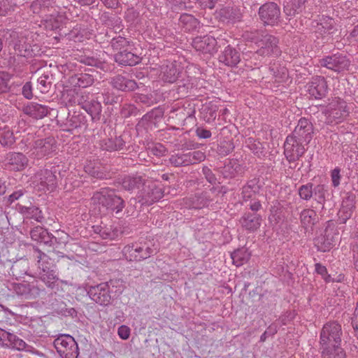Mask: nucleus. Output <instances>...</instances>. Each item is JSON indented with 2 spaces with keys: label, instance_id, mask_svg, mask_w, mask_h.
Instances as JSON below:
<instances>
[{
  "label": "nucleus",
  "instance_id": "f257e3e1",
  "mask_svg": "<svg viewBox=\"0 0 358 358\" xmlns=\"http://www.w3.org/2000/svg\"><path fill=\"white\" fill-rule=\"evenodd\" d=\"M245 38L255 41L259 48L253 54L257 58L261 57L262 59L269 57H278L280 55L281 50L278 47V39L270 34H263L259 31L247 34Z\"/></svg>",
  "mask_w": 358,
  "mask_h": 358
},
{
  "label": "nucleus",
  "instance_id": "f03ea898",
  "mask_svg": "<svg viewBox=\"0 0 358 358\" xmlns=\"http://www.w3.org/2000/svg\"><path fill=\"white\" fill-rule=\"evenodd\" d=\"M342 329L340 324L336 322H327L323 326L320 333V349L341 344Z\"/></svg>",
  "mask_w": 358,
  "mask_h": 358
},
{
  "label": "nucleus",
  "instance_id": "7ed1b4c3",
  "mask_svg": "<svg viewBox=\"0 0 358 358\" xmlns=\"http://www.w3.org/2000/svg\"><path fill=\"white\" fill-rule=\"evenodd\" d=\"M12 40L8 43L9 48L14 50V54L17 55L29 57H31L34 54V51L31 48V39L27 37L26 35L12 31H8Z\"/></svg>",
  "mask_w": 358,
  "mask_h": 358
},
{
  "label": "nucleus",
  "instance_id": "20e7f679",
  "mask_svg": "<svg viewBox=\"0 0 358 358\" xmlns=\"http://www.w3.org/2000/svg\"><path fill=\"white\" fill-rule=\"evenodd\" d=\"M54 345L62 358H78V347L74 338L69 334H62L54 341Z\"/></svg>",
  "mask_w": 358,
  "mask_h": 358
},
{
  "label": "nucleus",
  "instance_id": "39448f33",
  "mask_svg": "<svg viewBox=\"0 0 358 358\" xmlns=\"http://www.w3.org/2000/svg\"><path fill=\"white\" fill-rule=\"evenodd\" d=\"M258 14L264 24L270 26L277 25L281 16L280 8L274 2H268L261 6Z\"/></svg>",
  "mask_w": 358,
  "mask_h": 358
},
{
  "label": "nucleus",
  "instance_id": "423d86ee",
  "mask_svg": "<svg viewBox=\"0 0 358 358\" xmlns=\"http://www.w3.org/2000/svg\"><path fill=\"white\" fill-rule=\"evenodd\" d=\"M319 63L321 66L326 67L336 72L348 70L350 64L348 57L341 53L327 56L320 59Z\"/></svg>",
  "mask_w": 358,
  "mask_h": 358
},
{
  "label": "nucleus",
  "instance_id": "0eeeda50",
  "mask_svg": "<svg viewBox=\"0 0 358 358\" xmlns=\"http://www.w3.org/2000/svg\"><path fill=\"white\" fill-rule=\"evenodd\" d=\"M92 199L94 201H97L99 204L115 213H118L124 208L122 199L120 196L113 194V193L97 192L94 195Z\"/></svg>",
  "mask_w": 358,
  "mask_h": 358
},
{
  "label": "nucleus",
  "instance_id": "6e6552de",
  "mask_svg": "<svg viewBox=\"0 0 358 358\" xmlns=\"http://www.w3.org/2000/svg\"><path fill=\"white\" fill-rule=\"evenodd\" d=\"M284 154L289 162L298 160L306 152V148L296 136H287L284 144Z\"/></svg>",
  "mask_w": 358,
  "mask_h": 358
},
{
  "label": "nucleus",
  "instance_id": "1a4fd4ad",
  "mask_svg": "<svg viewBox=\"0 0 358 358\" xmlns=\"http://www.w3.org/2000/svg\"><path fill=\"white\" fill-rule=\"evenodd\" d=\"M306 92L310 97L315 99H321L326 96L328 92V85L324 77L316 76L306 85Z\"/></svg>",
  "mask_w": 358,
  "mask_h": 358
},
{
  "label": "nucleus",
  "instance_id": "9d476101",
  "mask_svg": "<svg viewBox=\"0 0 358 358\" xmlns=\"http://www.w3.org/2000/svg\"><path fill=\"white\" fill-rule=\"evenodd\" d=\"M184 73L185 71H183L180 65L177 63H169L161 66L159 78L165 83H173L178 78L182 77V74Z\"/></svg>",
  "mask_w": 358,
  "mask_h": 358
},
{
  "label": "nucleus",
  "instance_id": "9b49d317",
  "mask_svg": "<svg viewBox=\"0 0 358 358\" xmlns=\"http://www.w3.org/2000/svg\"><path fill=\"white\" fill-rule=\"evenodd\" d=\"M87 294L92 300L101 306L108 305L111 299L108 285L106 283L91 287Z\"/></svg>",
  "mask_w": 358,
  "mask_h": 358
},
{
  "label": "nucleus",
  "instance_id": "f8f14e48",
  "mask_svg": "<svg viewBox=\"0 0 358 358\" xmlns=\"http://www.w3.org/2000/svg\"><path fill=\"white\" fill-rule=\"evenodd\" d=\"M124 252L129 261H141L148 258L153 253V250L148 246H127L124 248Z\"/></svg>",
  "mask_w": 358,
  "mask_h": 358
},
{
  "label": "nucleus",
  "instance_id": "ddd939ff",
  "mask_svg": "<svg viewBox=\"0 0 358 358\" xmlns=\"http://www.w3.org/2000/svg\"><path fill=\"white\" fill-rule=\"evenodd\" d=\"M0 345L18 350H22L26 347L23 340L2 329H0Z\"/></svg>",
  "mask_w": 358,
  "mask_h": 358
},
{
  "label": "nucleus",
  "instance_id": "4468645a",
  "mask_svg": "<svg viewBox=\"0 0 358 358\" xmlns=\"http://www.w3.org/2000/svg\"><path fill=\"white\" fill-rule=\"evenodd\" d=\"M217 41L212 36L196 37L192 41V45L197 51L203 53H213L215 51Z\"/></svg>",
  "mask_w": 358,
  "mask_h": 358
},
{
  "label": "nucleus",
  "instance_id": "2eb2a0df",
  "mask_svg": "<svg viewBox=\"0 0 358 358\" xmlns=\"http://www.w3.org/2000/svg\"><path fill=\"white\" fill-rule=\"evenodd\" d=\"M110 84L115 89L123 92L133 91L137 87L136 83L134 80L122 75H117L112 78Z\"/></svg>",
  "mask_w": 358,
  "mask_h": 358
},
{
  "label": "nucleus",
  "instance_id": "dca6fc26",
  "mask_svg": "<svg viewBox=\"0 0 358 358\" xmlns=\"http://www.w3.org/2000/svg\"><path fill=\"white\" fill-rule=\"evenodd\" d=\"M219 60L228 66H236L241 61L240 53L235 48L228 45L219 56Z\"/></svg>",
  "mask_w": 358,
  "mask_h": 358
},
{
  "label": "nucleus",
  "instance_id": "f3484780",
  "mask_svg": "<svg viewBox=\"0 0 358 358\" xmlns=\"http://www.w3.org/2000/svg\"><path fill=\"white\" fill-rule=\"evenodd\" d=\"M115 60L120 65L134 66L141 62V57L126 48L115 55Z\"/></svg>",
  "mask_w": 358,
  "mask_h": 358
},
{
  "label": "nucleus",
  "instance_id": "a211bd4d",
  "mask_svg": "<svg viewBox=\"0 0 358 358\" xmlns=\"http://www.w3.org/2000/svg\"><path fill=\"white\" fill-rule=\"evenodd\" d=\"M43 177H40V184H38V189L39 191L52 192L56 187V177L50 171L45 170L41 175Z\"/></svg>",
  "mask_w": 358,
  "mask_h": 358
},
{
  "label": "nucleus",
  "instance_id": "6ab92c4d",
  "mask_svg": "<svg viewBox=\"0 0 358 358\" xmlns=\"http://www.w3.org/2000/svg\"><path fill=\"white\" fill-rule=\"evenodd\" d=\"M41 278L48 287L52 289L60 286L62 290L68 291L66 288H64V287L73 285L71 283H69L67 281L59 280L55 271H48L43 273L41 276Z\"/></svg>",
  "mask_w": 358,
  "mask_h": 358
},
{
  "label": "nucleus",
  "instance_id": "aec40b11",
  "mask_svg": "<svg viewBox=\"0 0 358 358\" xmlns=\"http://www.w3.org/2000/svg\"><path fill=\"white\" fill-rule=\"evenodd\" d=\"M241 226L246 230L254 231L258 229L262 223V217L257 214H245L240 220Z\"/></svg>",
  "mask_w": 358,
  "mask_h": 358
},
{
  "label": "nucleus",
  "instance_id": "412c9836",
  "mask_svg": "<svg viewBox=\"0 0 358 358\" xmlns=\"http://www.w3.org/2000/svg\"><path fill=\"white\" fill-rule=\"evenodd\" d=\"M312 132L313 127L310 122L306 118H301L295 127V134L303 138L306 141L309 142L311 139Z\"/></svg>",
  "mask_w": 358,
  "mask_h": 358
},
{
  "label": "nucleus",
  "instance_id": "4be33fe9",
  "mask_svg": "<svg viewBox=\"0 0 358 358\" xmlns=\"http://www.w3.org/2000/svg\"><path fill=\"white\" fill-rule=\"evenodd\" d=\"M27 157L21 153H12L8 157L9 169L13 171H21L27 165Z\"/></svg>",
  "mask_w": 358,
  "mask_h": 358
},
{
  "label": "nucleus",
  "instance_id": "5701e85b",
  "mask_svg": "<svg viewBox=\"0 0 358 358\" xmlns=\"http://www.w3.org/2000/svg\"><path fill=\"white\" fill-rule=\"evenodd\" d=\"M307 1L308 0H286L284 12L287 16L293 17L302 12Z\"/></svg>",
  "mask_w": 358,
  "mask_h": 358
},
{
  "label": "nucleus",
  "instance_id": "b1692460",
  "mask_svg": "<svg viewBox=\"0 0 358 358\" xmlns=\"http://www.w3.org/2000/svg\"><path fill=\"white\" fill-rule=\"evenodd\" d=\"M335 237L330 236L329 234L318 236L315 240V246L321 252L329 251L335 245Z\"/></svg>",
  "mask_w": 358,
  "mask_h": 358
},
{
  "label": "nucleus",
  "instance_id": "393cba45",
  "mask_svg": "<svg viewBox=\"0 0 358 358\" xmlns=\"http://www.w3.org/2000/svg\"><path fill=\"white\" fill-rule=\"evenodd\" d=\"M322 358H346L345 350L341 344L321 348Z\"/></svg>",
  "mask_w": 358,
  "mask_h": 358
},
{
  "label": "nucleus",
  "instance_id": "a878e982",
  "mask_svg": "<svg viewBox=\"0 0 358 358\" xmlns=\"http://www.w3.org/2000/svg\"><path fill=\"white\" fill-rule=\"evenodd\" d=\"M180 24L185 31H193L199 27V22L190 14L184 13L179 19Z\"/></svg>",
  "mask_w": 358,
  "mask_h": 358
},
{
  "label": "nucleus",
  "instance_id": "bb28decb",
  "mask_svg": "<svg viewBox=\"0 0 358 358\" xmlns=\"http://www.w3.org/2000/svg\"><path fill=\"white\" fill-rule=\"evenodd\" d=\"M317 213L312 209H304L300 213L301 225L306 228H311L317 222Z\"/></svg>",
  "mask_w": 358,
  "mask_h": 358
},
{
  "label": "nucleus",
  "instance_id": "cd10ccee",
  "mask_svg": "<svg viewBox=\"0 0 358 358\" xmlns=\"http://www.w3.org/2000/svg\"><path fill=\"white\" fill-rule=\"evenodd\" d=\"M250 256V252L245 248L235 250L231 255L233 263L236 266H241L248 262Z\"/></svg>",
  "mask_w": 358,
  "mask_h": 358
},
{
  "label": "nucleus",
  "instance_id": "c85d7f7f",
  "mask_svg": "<svg viewBox=\"0 0 358 358\" xmlns=\"http://www.w3.org/2000/svg\"><path fill=\"white\" fill-rule=\"evenodd\" d=\"M93 83V77L87 73H80L71 78V83L78 87L85 88L92 85Z\"/></svg>",
  "mask_w": 358,
  "mask_h": 358
},
{
  "label": "nucleus",
  "instance_id": "c756f323",
  "mask_svg": "<svg viewBox=\"0 0 358 358\" xmlns=\"http://www.w3.org/2000/svg\"><path fill=\"white\" fill-rule=\"evenodd\" d=\"M20 212L23 213L27 217H30L36 220L38 222H41L43 215L41 211L36 207H20Z\"/></svg>",
  "mask_w": 358,
  "mask_h": 358
},
{
  "label": "nucleus",
  "instance_id": "7c9ffc66",
  "mask_svg": "<svg viewBox=\"0 0 358 358\" xmlns=\"http://www.w3.org/2000/svg\"><path fill=\"white\" fill-rule=\"evenodd\" d=\"M329 110H338L340 112H348L350 110V106L338 97H335L332 99V101L329 103Z\"/></svg>",
  "mask_w": 358,
  "mask_h": 358
},
{
  "label": "nucleus",
  "instance_id": "2f4dec72",
  "mask_svg": "<svg viewBox=\"0 0 358 358\" xmlns=\"http://www.w3.org/2000/svg\"><path fill=\"white\" fill-rule=\"evenodd\" d=\"M16 6L14 0H0V15L6 16L10 15Z\"/></svg>",
  "mask_w": 358,
  "mask_h": 358
},
{
  "label": "nucleus",
  "instance_id": "473e14b6",
  "mask_svg": "<svg viewBox=\"0 0 358 358\" xmlns=\"http://www.w3.org/2000/svg\"><path fill=\"white\" fill-rule=\"evenodd\" d=\"M47 235V230L40 226L34 227L30 231V236L31 239L37 242L43 241L45 239Z\"/></svg>",
  "mask_w": 358,
  "mask_h": 358
},
{
  "label": "nucleus",
  "instance_id": "72a5a7b5",
  "mask_svg": "<svg viewBox=\"0 0 358 358\" xmlns=\"http://www.w3.org/2000/svg\"><path fill=\"white\" fill-rule=\"evenodd\" d=\"M259 187L256 185L255 182L252 181L250 183L243 187L242 195L245 201L250 199L258 191Z\"/></svg>",
  "mask_w": 358,
  "mask_h": 358
},
{
  "label": "nucleus",
  "instance_id": "f704fd0d",
  "mask_svg": "<svg viewBox=\"0 0 358 358\" xmlns=\"http://www.w3.org/2000/svg\"><path fill=\"white\" fill-rule=\"evenodd\" d=\"M13 133L8 129L0 130V143L3 145H10L14 143Z\"/></svg>",
  "mask_w": 358,
  "mask_h": 358
},
{
  "label": "nucleus",
  "instance_id": "c9c22d12",
  "mask_svg": "<svg viewBox=\"0 0 358 358\" xmlns=\"http://www.w3.org/2000/svg\"><path fill=\"white\" fill-rule=\"evenodd\" d=\"M128 43L127 40L122 36L113 38L110 42L113 49L117 52L125 50L124 48L128 46Z\"/></svg>",
  "mask_w": 358,
  "mask_h": 358
},
{
  "label": "nucleus",
  "instance_id": "e433bc0d",
  "mask_svg": "<svg viewBox=\"0 0 358 358\" xmlns=\"http://www.w3.org/2000/svg\"><path fill=\"white\" fill-rule=\"evenodd\" d=\"M189 0H165L166 6L172 10H182L186 8Z\"/></svg>",
  "mask_w": 358,
  "mask_h": 358
},
{
  "label": "nucleus",
  "instance_id": "4c0bfd02",
  "mask_svg": "<svg viewBox=\"0 0 358 358\" xmlns=\"http://www.w3.org/2000/svg\"><path fill=\"white\" fill-rule=\"evenodd\" d=\"M170 162L176 166H187L189 164V160H187L186 153L172 155L170 158Z\"/></svg>",
  "mask_w": 358,
  "mask_h": 358
},
{
  "label": "nucleus",
  "instance_id": "58836bf2",
  "mask_svg": "<svg viewBox=\"0 0 358 358\" xmlns=\"http://www.w3.org/2000/svg\"><path fill=\"white\" fill-rule=\"evenodd\" d=\"M299 194L302 199L309 200L313 196V185L306 184L299 189Z\"/></svg>",
  "mask_w": 358,
  "mask_h": 358
},
{
  "label": "nucleus",
  "instance_id": "ea45409f",
  "mask_svg": "<svg viewBox=\"0 0 358 358\" xmlns=\"http://www.w3.org/2000/svg\"><path fill=\"white\" fill-rule=\"evenodd\" d=\"M187 160H189L190 164H196L200 162L205 159V154L201 151H193L186 153Z\"/></svg>",
  "mask_w": 358,
  "mask_h": 358
},
{
  "label": "nucleus",
  "instance_id": "a19ab883",
  "mask_svg": "<svg viewBox=\"0 0 358 358\" xmlns=\"http://www.w3.org/2000/svg\"><path fill=\"white\" fill-rule=\"evenodd\" d=\"M36 148L39 149L41 155H45L49 153L51 150V144L46 140H38L36 142Z\"/></svg>",
  "mask_w": 358,
  "mask_h": 358
},
{
  "label": "nucleus",
  "instance_id": "79ce46f5",
  "mask_svg": "<svg viewBox=\"0 0 358 358\" xmlns=\"http://www.w3.org/2000/svg\"><path fill=\"white\" fill-rule=\"evenodd\" d=\"M345 203H346V201L343 202L342 207L340 209L339 213H338L340 218L343 220V222H345L346 220L348 218H350V217L352 215V208H353V205L352 203H350L349 205L350 206L347 209H345V208H346V206L345 205Z\"/></svg>",
  "mask_w": 358,
  "mask_h": 358
},
{
  "label": "nucleus",
  "instance_id": "37998d69",
  "mask_svg": "<svg viewBox=\"0 0 358 358\" xmlns=\"http://www.w3.org/2000/svg\"><path fill=\"white\" fill-rule=\"evenodd\" d=\"M9 75L5 72H0V94L5 92L8 89Z\"/></svg>",
  "mask_w": 358,
  "mask_h": 358
},
{
  "label": "nucleus",
  "instance_id": "c03bdc74",
  "mask_svg": "<svg viewBox=\"0 0 358 358\" xmlns=\"http://www.w3.org/2000/svg\"><path fill=\"white\" fill-rule=\"evenodd\" d=\"M25 112H48V109L45 106L38 104L37 103H31L27 106Z\"/></svg>",
  "mask_w": 358,
  "mask_h": 358
},
{
  "label": "nucleus",
  "instance_id": "a18cd8bd",
  "mask_svg": "<svg viewBox=\"0 0 358 358\" xmlns=\"http://www.w3.org/2000/svg\"><path fill=\"white\" fill-rule=\"evenodd\" d=\"M150 150L152 154L156 156H163L166 152L165 147L160 143L154 145L151 148H150Z\"/></svg>",
  "mask_w": 358,
  "mask_h": 358
},
{
  "label": "nucleus",
  "instance_id": "49530a36",
  "mask_svg": "<svg viewBox=\"0 0 358 358\" xmlns=\"http://www.w3.org/2000/svg\"><path fill=\"white\" fill-rule=\"evenodd\" d=\"M117 334L122 340H127L131 334V329L126 325H121L117 329Z\"/></svg>",
  "mask_w": 358,
  "mask_h": 358
},
{
  "label": "nucleus",
  "instance_id": "de8ad7c7",
  "mask_svg": "<svg viewBox=\"0 0 358 358\" xmlns=\"http://www.w3.org/2000/svg\"><path fill=\"white\" fill-rule=\"evenodd\" d=\"M91 106H88V103H85V105L83 107V108L86 112H100L101 110V106L99 101H92Z\"/></svg>",
  "mask_w": 358,
  "mask_h": 358
},
{
  "label": "nucleus",
  "instance_id": "09e8293b",
  "mask_svg": "<svg viewBox=\"0 0 358 358\" xmlns=\"http://www.w3.org/2000/svg\"><path fill=\"white\" fill-rule=\"evenodd\" d=\"M47 78L46 76H41L37 80L38 88L42 93H45L48 91L50 83L47 82Z\"/></svg>",
  "mask_w": 358,
  "mask_h": 358
},
{
  "label": "nucleus",
  "instance_id": "8fccbe9b",
  "mask_svg": "<svg viewBox=\"0 0 358 358\" xmlns=\"http://www.w3.org/2000/svg\"><path fill=\"white\" fill-rule=\"evenodd\" d=\"M22 93L23 96L27 99H29L32 97L33 94L31 83L27 82L24 85L22 89Z\"/></svg>",
  "mask_w": 358,
  "mask_h": 358
},
{
  "label": "nucleus",
  "instance_id": "3c124183",
  "mask_svg": "<svg viewBox=\"0 0 358 358\" xmlns=\"http://www.w3.org/2000/svg\"><path fill=\"white\" fill-rule=\"evenodd\" d=\"M331 180L332 183L334 187H337L340 184L341 175H340V169H334L331 172Z\"/></svg>",
  "mask_w": 358,
  "mask_h": 358
},
{
  "label": "nucleus",
  "instance_id": "603ef678",
  "mask_svg": "<svg viewBox=\"0 0 358 358\" xmlns=\"http://www.w3.org/2000/svg\"><path fill=\"white\" fill-rule=\"evenodd\" d=\"M315 271L317 273L322 275V277L324 278V280L326 281L329 280V278H330V276L327 275V268L325 266H322L320 264H315Z\"/></svg>",
  "mask_w": 358,
  "mask_h": 358
},
{
  "label": "nucleus",
  "instance_id": "864d4df0",
  "mask_svg": "<svg viewBox=\"0 0 358 358\" xmlns=\"http://www.w3.org/2000/svg\"><path fill=\"white\" fill-rule=\"evenodd\" d=\"M326 188L324 185H317L315 188V194L319 199L323 201L325 197Z\"/></svg>",
  "mask_w": 358,
  "mask_h": 358
},
{
  "label": "nucleus",
  "instance_id": "5fc2aeb1",
  "mask_svg": "<svg viewBox=\"0 0 358 358\" xmlns=\"http://www.w3.org/2000/svg\"><path fill=\"white\" fill-rule=\"evenodd\" d=\"M276 331H277V330H276L275 327L270 326L267 329V330L261 336L260 341L262 342L265 341L268 335H269V336L273 335L276 333Z\"/></svg>",
  "mask_w": 358,
  "mask_h": 358
},
{
  "label": "nucleus",
  "instance_id": "6e6d98bb",
  "mask_svg": "<svg viewBox=\"0 0 358 358\" xmlns=\"http://www.w3.org/2000/svg\"><path fill=\"white\" fill-rule=\"evenodd\" d=\"M196 135L200 138H208L211 136L210 131L204 129L203 128H198L196 131Z\"/></svg>",
  "mask_w": 358,
  "mask_h": 358
},
{
  "label": "nucleus",
  "instance_id": "4d7b16f0",
  "mask_svg": "<svg viewBox=\"0 0 358 358\" xmlns=\"http://www.w3.org/2000/svg\"><path fill=\"white\" fill-rule=\"evenodd\" d=\"M134 180H131V178L125 179L123 181V187L128 190H131L134 189Z\"/></svg>",
  "mask_w": 358,
  "mask_h": 358
},
{
  "label": "nucleus",
  "instance_id": "13d9d810",
  "mask_svg": "<svg viewBox=\"0 0 358 358\" xmlns=\"http://www.w3.org/2000/svg\"><path fill=\"white\" fill-rule=\"evenodd\" d=\"M22 195H23V192L22 190L15 192L11 195H10L8 200H9L10 203H13L15 200H17Z\"/></svg>",
  "mask_w": 358,
  "mask_h": 358
},
{
  "label": "nucleus",
  "instance_id": "bf43d9fd",
  "mask_svg": "<svg viewBox=\"0 0 358 358\" xmlns=\"http://www.w3.org/2000/svg\"><path fill=\"white\" fill-rule=\"evenodd\" d=\"M196 82L195 78H191L187 83H183V87H185L187 90H192L194 87V83Z\"/></svg>",
  "mask_w": 358,
  "mask_h": 358
},
{
  "label": "nucleus",
  "instance_id": "052dcab7",
  "mask_svg": "<svg viewBox=\"0 0 358 358\" xmlns=\"http://www.w3.org/2000/svg\"><path fill=\"white\" fill-rule=\"evenodd\" d=\"M103 102L106 106L112 105L113 102L117 103V101L114 100L113 97H110L109 95H105L103 97Z\"/></svg>",
  "mask_w": 358,
  "mask_h": 358
},
{
  "label": "nucleus",
  "instance_id": "680f3d73",
  "mask_svg": "<svg viewBox=\"0 0 358 358\" xmlns=\"http://www.w3.org/2000/svg\"><path fill=\"white\" fill-rule=\"evenodd\" d=\"M107 8H113L117 4V0H101Z\"/></svg>",
  "mask_w": 358,
  "mask_h": 358
},
{
  "label": "nucleus",
  "instance_id": "e2e57ef3",
  "mask_svg": "<svg viewBox=\"0 0 358 358\" xmlns=\"http://www.w3.org/2000/svg\"><path fill=\"white\" fill-rule=\"evenodd\" d=\"M81 6H90L93 4L95 0H74Z\"/></svg>",
  "mask_w": 358,
  "mask_h": 358
},
{
  "label": "nucleus",
  "instance_id": "0e129e2a",
  "mask_svg": "<svg viewBox=\"0 0 358 358\" xmlns=\"http://www.w3.org/2000/svg\"><path fill=\"white\" fill-rule=\"evenodd\" d=\"M261 203L259 201H256L251 204L250 209L253 211H257L261 208Z\"/></svg>",
  "mask_w": 358,
  "mask_h": 358
},
{
  "label": "nucleus",
  "instance_id": "69168bd1",
  "mask_svg": "<svg viewBox=\"0 0 358 358\" xmlns=\"http://www.w3.org/2000/svg\"><path fill=\"white\" fill-rule=\"evenodd\" d=\"M203 116H202V118L206 121L207 122H210V119H215V117H213V115L214 113H203Z\"/></svg>",
  "mask_w": 358,
  "mask_h": 358
},
{
  "label": "nucleus",
  "instance_id": "338daca9",
  "mask_svg": "<svg viewBox=\"0 0 358 358\" xmlns=\"http://www.w3.org/2000/svg\"><path fill=\"white\" fill-rule=\"evenodd\" d=\"M349 37L352 38L358 37V24L354 27L352 31L350 33Z\"/></svg>",
  "mask_w": 358,
  "mask_h": 358
},
{
  "label": "nucleus",
  "instance_id": "774afa93",
  "mask_svg": "<svg viewBox=\"0 0 358 358\" xmlns=\"http://www.w3.org/2000/svg\"><path fill=\"white\" fill-rule=\"evenodd\" d=\"M329 35H330V33H328L327 35L322 36V39L323 43H326L329 41V40L331 38V36Z\"/></svg>",
  "mask_w": 358,
  "mask_h": 358
}]
</instances>
